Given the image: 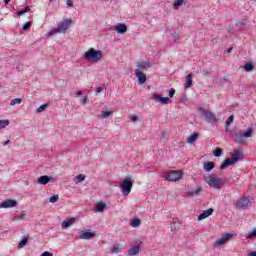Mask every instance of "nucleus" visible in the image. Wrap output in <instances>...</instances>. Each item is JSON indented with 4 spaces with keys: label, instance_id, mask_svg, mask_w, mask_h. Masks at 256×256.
<instances>
[{
    "label": "nucleus",
    "instance_id": "nucleus-37",
    "mask_svg": "<svg viewBox=\"0 0 256 256\" xmlns=\"http://www.w3.org/2000/svg\"><path fill=\"white\" fill-rule=\"evenodd\" d=\"M112 114H113V112H111V111H102L101 117H102V119H107V117L111 116Z\"/></svg>",
    "mask_w": 256,
    "mask_h": 256
},
{
    "label": "nucleus",
    "instance_id": "nucleus-10",
    "mask_svg": "<svg viewBox=\"0 0 256 256\" xmlns=\"http://www.w3.org/2000/svg\"><path fill=\"white\" fill-rule=\"evenodd\" d=\"M135 75L138 79V85H143L144 83H146L147 76L145 75V73L141 72V70L136 69L135 70Z\"/></svg>",
    "mask_w": 256,
    "mask_h": 256
},
{
    "label": "nucleus",
    "instance_id": "nucleus-8",
    "mask_svg": "<svg viewBox=\"0 0 256 256\" xmlns=\"http://www.w3.org/2000/svg\"><path fill=\"white\" fill-rule=\"evenodd\" d=\"M201 115L206 119L207 123H217V116H215L213 112L209 110H202Z\"/></svg>",
    "mask_w": 256,
    "mask_h": 256
},
{
    "label": "nucleus",
    "instance_id": "nucleus-30",
    "mask_svg": "<svg viewBox=\"0 0 256 256\" xmlns=\"http://www.w3.org/2000/svg\"><path fill=\"white\" fill-rule=\"evenodd\" d=\"M75 183H82V181H85V175L79 174L74 178Z\"/></svg>",
    "mask_w": 256,
    "mask_h": 256
},
{
    "label": "nucleus",
    "instance_id": "nucleus-53",
    "mask_svg": "<svg viewBox=\"0 0 256 256\" xmlns=\"http://www.w3.org/2000/svg\"><path fill=\"white\" fill-rule=\"evenodd\" d=\"M201 74H202V75H207V70H203V71L201 72Z\"/></svg>",
    "mask_w": 256,
    "mask_h": 256
},
{
    "label": "nucleus",
    "instance_id": "nucleus-36",
    "mask_svg": "<svg viewBox=\"0 0 256 256\" xmlns=\"http://www.w3.org/2000/svg\"><path fill=\"white\" fill-rule=\"evenodd\" d=\"M7 126H9V120H0V130L5 129Z\"/></svg>",
    "mask_w": 256,
    "mask_h": 256
},
{
    "label": "nucleus",
    "instance_id": "nucleus-24",
    "mask_svg": "<svg viewBox=\"0 0 256 256\" xmlns=\"http://www.w3.org/2000/svg\"><path fill=\"white\" fill-rule=\"evenodd\" d=\"M193 85V75L188 74L186 76V83L184 84L185 89H189Z\"/></svg>",
    "mask_w": 256,
    "mask_h": 256
},
{
    "label": "nucleus",
    "instance_id": "nucleus-12",
    "mask_svg": "<svg viewBox=\"0 0 256 256\" xmlns=\"http://www.w3.org/2000/svg\"><path fill=\"white\" fill-rule=\"evenodd\" d=\"M16 205H17L16 200L7 199V200L3 201V202L0 204V207H1L2 209H9V208L15 207Z\"/></svg>",
    "mask_w": 256,
    "mask_h": 256
},
{
    "label": "nucleus",
    "instance_id": "nucleus-56",
    "mask_svg": "<svg viewBox=\"0 0 256 256\" xmlns=\"http://www.w3.org/2000/svg\"><path fill=\"white\" fill-rule=\"evenodd\" d=\"M50 2H52L53 0H49Z\"/></svg>",
    "mask_w": 256,
    "mask_h": 256
},
{
    "label": "nucleus",
    "instance_id": "nucleus-4",
    "mask_svg": "<svg viewBox=\"0 0 256 256\" xmlns=\"http://www.w3.org/2000/svg\"><path fill=\"white\" fill-rule=\"evenodd\" d=\"M84 58L87 61H93L94 63H99L101 59H103V52L101 50H95L94 48H90L84 54Z\"/></svg>",
    "mask_w": 256,
    "mask_h": 256
},
{
    "label": "nucleus",
    "instance_id": "nucleus-21",
    "mask_svg": "<svg viewBox=\"0 0 256 256\" xmlns=\"http://www.w3.org/2000/svg\"><path fill=\"white\" fill-rule=\"evenodd\" d=\"M197 139H199V133L194 132L188 138H186V143L193 145V143H195V141H197Z\"/></svg>",
    "mask_w": 256,
    "mask_h": 256
},
{
    "label": "nucleus",
    "instance_id": "nucleus-16",
    "mask_svg": "<svg viewBox=\"0 0 256 256\" xmlns=\"http://www.w3.org/2000/svg\"><path fill=\"white\" fill-rule=\"evenodd\" d=\"M202 191H203V188H201V186H196V189L188 191L187 195L188 197H199Z\"/></svg>",
    "mask_w": 256,
    "mask_h": 256
},
{
    "label": "nucleus",
    "instance_id": "nucleus-5",
    "mask_svg": "<svg viewBox=\"0 0 256 256\" xmlns=\"http://www.w3.org/2000/svg\"><path fill=\"white\" fill-rule=\"evenodd\" d=\"M70 23H73V20L66 19V20L60 22L56 29L48 32V35H56V33H65V31H67V29H69Z\"/></svg>",
    "mask_w": 256,
    "mask_h": 256
},
{
    "label": "nucleus",
    "instance_id": "nucleus-38",
    "mask_svg": "<svg viewBox=\"0 0 256 256\" xmlns=\"http://www.w3.org/2000/svg\"><path fill=\"white\" fill-rule=\"evenodd\" d=\"M21 219H25V214L22 213V214H16L14 216V221H20Z\"/></svg>",
    "mask_w": 256,
    "mask_h": 256
},
{
    "label": "nucleus",
    "instance_id": "nucleus-6",
    "mask_svg": "<svg viewBox=\"0 0 256 256\" xmlns=\"http://www.w3.org/2000/svg\"><path fill=\"white\" fill-rule=\"evenodd\" d=\"M131 189H133V179L130 177H126L121 185L122 194L127 196L131 193Z\"/></svg>",
    "mask_w": 256,
    "mask_h": 256
},
{
    "label": "nucleus",
    "instance_id": "nucleus-11",
    "mask_svg": "<svg viewBox=\"0 0 256 256\" xmlns=\"http://www.w3.org/2000/svg\"><path fill=\"white\" fill-rule=\"evenodd\" d=\"M229 239H233V234L225 233L222 235L221 238L217 239L215 243L216 245H219V246L225 245V243H227Z\"/></svg>",
    "mask_w": 256,
    "mask_h": 256
},
{
    "label": "nucleus",
    "instance_id": "nucleus-47",
    "mask_svg": "<svg viewBox=\"0 0 256 256\" xmlns=\"http://www.w3.org/2000/svg\"><path fill=\"white\" fill-rule=\"evenodd\" d=\"M66 4L68 7H73V0H67Z\"/></svg>",
    "mask_w": 256,
    "mask_h": 256
},
{
    "label": "nucleus",
    "instance_id": "nucleus-45",
    "mask_svg": "<svg viewBox=\"0 0 256 256\" xmlns=\"http://www.w3.org/2000/svg\"><path fill=\"white\" fill-rule=\"evenodd\" d=\"M88 101H89V98H88L87 96H84V97L80 100V103H82V105H85Z\"/></svg>",
    "mask_w": 256,
    "mask_h": 256
},
{
    "label": "nucleus",
    "instance_id": "nucleus-49",
    "mask_svg": "<svg viewBox=\"0 0 256 256\" xmlns=\"http://www.w3.org/2000/svg\"><path fill=\"white\" fill-rule=\"evenodd\" d=\"M138 120H139V117H137V116H132V118H131V121L133 123H135V121H138Z\"/></svg>",
    "mask_w": 256,
    "mask_h": 256
},
{
    "label": "nucleus",
    "instance_id": "nucleus-43",
    "mask_svg": "<svg viewBox=\"0 0 256 256\" xmlns=\"http://www.w3.org/2000/svg\"><path fill=\"white\" fill-rule=\"evenodd\" d=\"M251 237H256V228L249 233L248 239H251Z\"/></svg>",
    "mask_w": 256,
    "mask_h": 256
},
{
    "label": "nucleus",
    "instance_id": "nucleus-20",
    "mask_svg": "<svg viewBox=\"0 0 256 256\" xmlns=\"http://www.w3.org/2000/svg\"><path fill=\"white\" fill-rule=\"evenodd\" d=\"M140 249H141V242L139 244L133 245L132 248L129 249L128 255L130 256L138 255Z\"/></svg>",
    "mask_w": 256,
    "mask_h": 256
},
{
    "label": "nucleus",
    "instance_id": "nucleus-27",
    "mask_svg": "<svg viewBox=\"0 0 256 256\" xmlns=\"http://www.w3.org/2000/svg\"><path fill=\"white\" fill-rule=\"evenodd\" d=\"M29 242V238L24 237L18 244V249H23V247H25V245H27V243Z\"/></svg>",
    "mask_w": 256,
    "mask_h": 256
},
{
    "label": "nucleus",
    "instance_id": "nucleus-34",
    "mask_svg": "<svg viewBox=\"0 0 256 256\" xmlns=\"http://www.w3.org/2000/svg\"><path fill=\"white\" fill-rule=\"evenodd\" d=\"M20 103H23V99L15 98V99L11 100L10 105L13 107V105H17V104H20Z\"/></svg>",
    "mask_w": 256,
    "mask_h": 256
},
{
    "label": "nucleus",
    "instance_id": "nucleus-19",
    "mask_svg": "<svg viewBox=\"0 0 256 256\" xmlns=\"http://www.w3.org/2000/svg\"><path fill=\"white\" fill-rule=\"evenodd\" d=\"M210 215H213V208H210L208 210L203 211L199 216H198V221H203V219H207V217H210Z\"/></svg>",
    "mask_w": 256,
    "mask_h": 256
},
{
    "label": "nucleus",
    "instance_id": "nucleus-15",
    "mask_svg": "<svg viewBox=\"0 0 256 256\" xmlns=\"http://www.w3.org/2000/svg\"><path fill=\"white\" fill-rule=\"evenodd\" d=\"M154 100L159 101L162 105H167L171 103V99L169 97H163L161 95L154 94Z\"/></svg>",
    "mask_w": 256,
    "mask_h": 256
},
{
    "label": "nucleus",
    "instance_id": "nucleus-3",
    "mask_svg": "<svg viewBox=\"0 0 256 256\" xmlns=\"http://www.w3.org/2000/svg\"><path fill=\"white\" fill-rule=\"evenodd\" d=\"M243 159V154L239 152V150H235L234 154L231 158H226L223 163L220 165V169L223 171V169H227V167H230V165H235L237 161H241Z\"/></svg>",
    "mask_w": 256,
    "mask_h": 256
},
{
    "label": "nucleus",
    "instance_id": "nucleus-33",
    "mask_svg": "<svg viewBox=\"0 0 256 256\" xmlns=\"http://www.w3.org/2000/svg\"><path fill=\"white\" fill-rule=\"evenodd\" d=\"M130 225L131 227H139V225H141V220L139 218H136L130 223Z\"/></svg>",
    "mask_w": 256,
    "mask_h": 256
},
{
    "label": "nucleus",
    "instance_id": "nucleus-25",
    "mask_svg": "<svg viewBox=\"0 0 256 256\" xmlns=\"http://www.w3.org/2000/svg\"><path fill=\"white\" fill-rule=\"evenodd\" d=\"M204 169L207 172L213 171V169H215V163H213V162H204Z\"/></svg>",
    "mask_w": 256,
    "mask_h": 256
},
{
    "label": "nucleus",
    "instance_id": "nucleus-48",
    "mask_svg": "<svg viewBox=\"0 0 256 256\" xmlns=\"http://www.w3.org/2000/svg\"><path fill=\"white\" fill-rule=\"evenodd\" d=\"M96 93H103V87L96 88Z\"/></svg>",
    "mask_w": 256,
    "mask_h": 256
},
{
    "label": "nucleus",
    "instance_id": "nucleus-54",
    "mask_svg": "<svg viewBox=\"0 0 256 256\" xmlns=\"http://www.w3.org/2000/svg\"><path fill=\"white\" fill-rule=\"evenodd\" d=\"M11 0H4V3L6 4V5H9V2H10Z\"/></svg>",
    "mask_w": 256,
    "mask_h": 256
},
{
    "label": "nucleus",
    "instance_id": "nucleus-1",
    "mask_svg": "<svg viewBox=\"0 0 256 256\" xmlns=\"http://www.w3.org/2000/svg\"><path fill=\"white\" fill-rule=\"evenodd\" d=\"M231 137L234 139L235 143H238L239 145H245V143H247L245 139L253 137V128H248L244 133L234 132L231 134Z\"/></svg>",
    "mask_w": 256,
    "mask_h": 256
},
{
    "label": "nucleus",
    "instance_id": "nucleus-28",
    "mask_svg": "<svg viewBox=\"0 0 256 256\" xmlns=\"http://www.w3.org/2000/svg\"><path fill=\"white\" fill-rule=\"evenodd\" d=\"M213 155L214 157H221V155H223V149L220 147H216L213 151Z\"/></svg>",
    "mask_w": 256,
    "mask_h": 256
},
{
    "label": "nucleus",
    "instance_id": "nucleus-18",
    "mask_svg": "<svg viewBox=\"0 0 256 256\" xmlns=\"http://www.w3.org/2000/svg\"><path fill=\"white\" fill-rule=\"evenodd\" d=\"M115 31H117L120 35H123V34L127 33V25L123 24V23H118L115 26Z\"/></svg>",
    "mask_w": 256,
    "mask_h": 256
},
{
    "label": "nucleus",
    "instance_id": "nucleus-40",
    "mask_svg": "<svg viewBox=\"0 0 256 256\" xmlns=\"http://www.w3.org/2000/svg\"><path fill=\"white\" fill-rule=\"evenodd\" d=\"M235 25L239 27V29H242V27H245L247 23H245V20H243V21L236 22Z\"/></svg>",
    "mask_w": 256,
    "mask_h": 256
},
{
    "label": "nucleus",
    "instance_id": "nucleus-22",
    "mask_svg": "<svg viewBox=\"0 0 256 256\" xmlns=\"http://www.w3.org/2000/svg\"><path fill=\"white\" fill-rule=\"evenodd\" d=\"M105 209H107V204H105L103 202H100L95 205V211L97 213H103L105 211Z\"/></svg>",
    "mask_w": 256,
    "mask_h": 256
},
{
    "label": "nucleus",
    "instance_id": "nucleus-14",
    "mask_svg": "<svg viewBox=\"0 0 256 256\" xmlns=\"http://www.w3.org/2000/svg\"><path fill=\"white\" fill-rule=\"evenodd\" d=\"M95 237V233L91 231H80L79 239H84L85 241H89V239H93Z\"/></svg>",
    "mask_w": 256,
    "mask_h": 256
},
{
    "label": "nucleus",
    "instance_id": "nucleus-50",
    "mask_svg": "<svg viewBox=\"0 0 256 256\" xmlns=\"http://www.w3.org/2000/svg\"><path fill=\"white\" fill-rule=\"evenodd\" d=\"M80 95H83V92L81 90L76 92V97H80Z\"/></svg>",
    "mask_w": 256,
    "mask_h": 256
},
{
    "label": "nucleus",
    "instance_id": "nucleus-41",
    "mask_svg": "<svg viewBox=\"0 0 256 256\" xmlns=\"http://www.w3.org/2000/svg\"><path fill=\"white\" fill-rule=\"evenodd\" d=\"M23 31H27L29 29H31V22H26L23 27H22Z\"/></svg>",
    "mask_w": 256,
    "mask_h": 256
},
{
    "label": "nucleus",
    "instance_id": "nucleus-29",
    "mask_svg": "<svg viewBox=\"0 0 256 256\" xmlns=\"http://www.w3.org/2000/svg\"><path fill=\"white\" fill-rule=\"evenodd\" d=\"M254 69V66H253V63L251 62H248L244 65V70L247 72V73H250V71H253Z\"/></svg>",
    "mask_w": 256,
    "mask_h": 256
},
{
    "label": "nucleus",
    "instance_id": "nucleus-46",
    "mask_svg": "<svg viewBox=\"0 0 256 256\" xmlns=\"http://www.w3.org/2000/svg\"><path fill=\"white\" fill-rule=\"evenodd\" d=\"M40 256H53V253L46 251V252L42 253Z\"/></svg>",
    "mask_w": 256,
    "mask_h": 256
},
{
    "label": "nucleus",
    "instance_id": "nucleus-44",
    "mask_svg": "<svg viewBox=\"0 0 256 256\" xmlns=\"http://www.w3.org/2000/svg\"><path fill=\"white\" fill-rule=\"evenodd\" d=\"M169 97H170V98L175 97V88H171V89L169 90Z\"/></svg>",
    "mask_w": 256,
    "mask_h": 256
},
{
    "label": "nucleus",
    "instance_id": "nucleus-7",
    "mask_svg": "<svg viewBox=\"0 0 256 256\" xmlns=\"http://www.w3.org/2000/svg\"><path fill=\"white\" fill-rule=\"evenodd\" d=\"M249 203H251L249 197L243 196L236 201L235 209H237L238 211H241L242 209H247V207H249Z\"/></svg>",
    "mask_w": 256,
    "mask_h": 256
},
{
    "label": "nucleus",
    "instance_id": "nucleus-42",
    "mask_svg": "<svg viewBox=\"0 0 256 256\" xmlns=\"http://www.w3.org/2000/svg\"><path fill=\"white\" fill-rule=\"evenodd\" d=\"M119 251V244L114 245L111 249V253H119Z\"/></svg>",
    "mask_w": 256,
    "mask_h": 256
},
{
    "label": "nucleus",
    "instance_id": "nucleus-52",
    "mask_svg": "<svg viewBox=\"0 0 256 256\" xmlns=\"http://www.w3.org/2000/svg\"><path fill=\"white\" fill-rule=\"evenodd\" d=\"M233 51V48H229L228 50H226V53H231Z\"/></svg>",
    "mask_w": 256,
    "mask_h": 256
},
{
    "label": "nucleus",
    "instance_id": "nucleus-17",
    "mask_svg": "<svg viewBox=\"0 0 256 256\" xmlns=\"http://www.w3.org/2000/svg\"><path fill=\"white\" fill-rule=\"evenodd\" d=\"M138 71H145L146 69H149L152 67L151 62L149 61H142L137 64Z\"/></svg>",
    "mask_w": 256,
    "mask_h": 256
},
{
    "label": "nucleus",
    "instance_id": "nucleus-32",
    "mask_svg": "<svg viewBox=\"0 0 256 256\" xmlns=\"http://www.w3.org/2000/svg\"><path fill=\"white\" fill-rule=\"evenodd\" d=\"M183 3H185V0H174V9H179Z\"/></svg>",
    "mask_w": 256,
    "mask_h": 256
},
{
    "label": "nucleus",
    "instance_id": "nucleus-31",
    "mask_svg": "<svg viewBox=\"0 0 256 256\" xmlns=\"http://www.w3.org/2000/svg\"><path fill=\"white\" fill-rule=\"evenodd\" d=\"M49 107V104H42L40 107L36 109V113H43Z\"/></svg>",
    "mask_w": 256,
    "mask_h": 256
},
{
    "label": "nucleus",
    "instance_id": "nucleus-39",
    "mask_svg": "<svg viewBox=\"0 0 256 256\" xmlns=\"http://www.w3.org/2000/svg\"><path fill=\"white\" fill-rule=\"evenodd\" d=\"M57 201H59V195H53L52 197H50L49 202L50 203H57Z\"/></svg>",
    "mask_w": 256,
    "mask_h": 256
},
{
    "label": "nucleus",
    "instance_id": "nucleus-26",
    "mask_svg": "<svg viewBox=\"0 0 256 256\" xmlns=\"http://www.w3.org/2000/svg\"><path fill=\"white\" fill-rule=\"evenodd\" d=\"M31 11V7L26 6L24 9L17 11L16 14L21 17V15H25V13H29Z\"/></svg>",
    "mask_w": 256,
    "mask_h": 256
},
{
    "label": "nucleus",
    "instance_id": "nucleus-13",
    "mask_svg": "<svg viewBox=\"0 0 256 256\" xmlns=\"http://www.w3.org/2000/svg\"><path fill=\"white\" fill-rule=\"evenodd\" d=\"M53 181H55L53 177L44 175L38 178L37 183L39 185H47V183H53Z\"/></svg>",
    "mask_w": 256,
    "mask_h": 256
},
{
    "label": "nucleus",
    "instance_id": "nucleus-55",
    "mask_svg": "<svg viewBox=\"0 0 256 256\" xmlns=\"http://www.w3.org/2000/svg\"><path fill=\"white\" fill-rule=\"evenodd\" d=\"M249 256H256V252H251Z\"/></svg>",
    "mask_w": 256,
    "mask_h": 256
},
{
    "label": "nucleus",
    "instance_id": "nucleus-2",
    "mask_svg": "<svg viewBox=\"0 0 256 256\" xmlns=\"http://www.w3.org/2000/svg\"><path fill=\"white\" fill-rule=\"evenodd\" d=\"M204 180L206 181V183H208L211 189H221L225 186V180L215 176L214 174H211L210 176L204 178Z\"/></svg>",
    "mask_w": 256,
    "mask_h": 256
},
{
    "label": "nucleus",
    "instance_id": "nucleus-51",
    "mask_svg": "<svg viewBox=\"0 0 256 256\" xmlns=\"http://www.w3.org/2000/svg\"><path fill=\"white\" fill-rule=\"evenodd\" d=\"M9 143H11V140H6V141L3 142V145H4V146H5V145H9Z\"/></svg>",
    "mask_w": 256,
    "mask_h": 256
},
{
    "label": "nucleus",
    "instance_id": "nucleus-35",
    "mask_svg": "<svg viewBox=\"0 0 256 256\" xmlns=\"http://www.w3.org/2000/svg\"><path fill=\"white\" fill-rule=\"evenodd\" d=\"M234 119H235V116L233 115L229 116V118L225 122V127H229L231 123H233Z\"/></svg>",
    "mask_w": 256,
    "mask_h": 256
},
{
    "label": "nucleus",
    "instance_id": "nucleus-23",
    "mask_svg": "<svg viewBox=\"0 0 256 256\" xmlns=\"http://www.w3.org/2000/svg\"><path fill=\"white\" fill-rule=\"evenodd\" d=\"M73 223H75V219H73V218L64 220L62 222V229H69V227H71V225H73Z\"/></svg>",
    "mask_w": 256,
    "mask_h": 256
},
{
    "label": "nucleus",
    "instance_id": "nucleus-9",
    "mask_svg": "<svg viewBox=\"0 0 256 256\" xmlns=\"http://www.w3.org/2000/svg\"><path fill=\"white\" fill-rule=\"evenodd\" d=\"M182 173L180 171H170L166 177L167 181H179L181 179Z\"/></svg>",
    "mask_w": 256,
    "mask_h": 256
}]
</instances>
